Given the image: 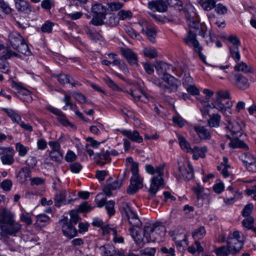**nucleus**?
Masks as SVG:
<instances>
[{
	"instance_id": "10",
	"label": "nucleus",
	"mask_w": 256,
	"mask_h": 256,
	"mask_svg": "<svg viewBox=\"0 0 256 256\" xmlns=\"http://www.w3.org/2000/svg\"><path fill=\"white\" fill-rule=\"evenodd\" d=\"M140 26H142V33L146 36L148 40L151 42H155L157 34L156 27L146 22L140 24Z\"/></svg>"
},
{
	"instance_id": "21",
	"label": "nucleus",
	"mask_w": 256,
	"mask_h": 256,
	"mask_svg": "<svg viewBox=\"0 0 256 256\" xmlns=\"http://www.w3.org/2000/svg\"><path fill=\"white\" fill-rule=\"evenodd\" d=\"M174 240L177 245L181 246L184 242H186V230L183 228H177L174 230Z\"/></svg>"
},
{
	"instance_id": "11",
	"label": "nucleus",
	"mask_w": 256,
	"mask_h": 256,
	"mask_svg": "<svg viewBox=\"0 0 256 256\" xmlns=\"http://www.w3.org/2000/svg\"><path fill=\"white\" fill-rule=\"evenodd\" d=\"M212 107L217 109L218 110L221 112L224 115L229 116L230 112L228 109L231 108L233 104L232 101L228 100L226 104L222 102V100L216 98L213 100L212 104Z\"/></svg>"
},
{
	"instance_id": "40",
	"label": "nucleus",
	"mask_w": 256,
	"mask_h": 256,
	"mask_svg": "<svg viewBox=\"0 0 256 256\" xmlns=\"http://www.w3.org/2000/svg\"><path fill=\"white\" fill-rule=\"evenodd\" d=\"M216 98L224 100L230 98V94L228 90H219L216 92Z\"/></svg>"
},
{
	"instance_id": "27",
	"label": "nucleus",
	"mask_w": 256,
	"mask_h": 256,
	"mask_svg": "<svg viewBox=\"0 0 256 256\" xmlns=\"http://www.w3.org/2000/svg\"><path fill=\"white\" fill-rule=\"evenodd\" d=\"M50 220V218L46 214H40L36 216V220L34 225L42 228L46 226Z\"/></svg>"
},
{
	"instance_id": "32",
	"label": "nucleus",
	"mask_w": 256,
	"mask_h": 256,
	"mask_svg": "<svg viewBox=\"0 0 256 256\" xmlns=\"http://www.w3.org/2000/svg\"><path fill=\"white\" fill-rule=\"evenodd\" d=\"M4 110L6 113L14 122L18 124L20 121V116L14 110L8 108H4Z\"/></svg>"
},
{
	"instance_id": "46",
	"label": "nucleus",
	"mask_w": 256,
	"mask_h": 256,
	"mask_svg": "<svg viewBox=\"0 0 256 256\" xmlns=\"http://www.w3.org/2000/svg\"><path fill=\"white\" fill-rule=\"evenodd\" d=\"M58 82L62 84L71 82L70 76L68 74H60L56 76Z\"/></svg>"
},
{
	"instance_id": "44",
	"label": "nucleus",
	"mask_w": 256,
	"mask_h": 256,
	"mask_svg": "<svg viewBox=\"0 0 256 256\" xmlns=\"http://www.w3.org/2000/svg\"><path fill=\"white\" fill-rule=\"evenodd\" d=\"M16 148L17 152H18V155L22 157L25 156L29 150L28 147L25 146L20 142L16 144Z\"/></svg>"
},
{
	"instance_id": "33",
	"label": "nucleus",
	"mask_w": 256,
	"mask_h": 256,
	"mask_svg": "<svg viewBox=\"0 0 256 256\" xmlns=\"http://www.w3.org/2000/svg\"><path fill=\"white\" fill-rule=\"evenodd\" d=\"M210 119L208 120V124L210 127H218L220 125L221 116L218 114L210 116Z\"/></svg>"
},
{
	"instance_id": "31",
	"label": "nucleus",
	"mask_w": 256,
	"mask_h": 256,
	"mask_svg": "<svg viewBox=\"0 0 256 256\" xmlns=\"http://www.w3.org/2000/svg\"><path fill=\"white\" fill-rule=\"evenodd\" d=\"M126 175V172H124L122 176H119L116 180L112 182L110 184H108L109 188L112 190H116L121 187L124 183V177Z\"/></svg>"
},
{
	"instance_id": "6",
	"label": "nucleus",
	"mask_w": 256,
	"mask_h": 256,
	"mask_svg": "<svg viewBox=\"0 0 256 256\" xmlns=\"http://www.w3.org/2000/svg\"><path fill=\"white\" fill-rule=\"evenodd\" d=\"M227 244L230 248L232 254H236L240 252L243 246L244 242L240 240L238 231H234L232 234H229Z\"/></svg>"
},
{
	"instance_id": "18",
	"label": "nucleus",
	"mask_w": 256,
	"mask_h": 256,
	"mask_svg": "<svg viewBox=\"0 0 256 256\" xmlns=\"http://www.w3.org/2000/svg\"><path fill=\"white\" fill-rule=\"evenodd\" d=\"M238 136H232L230 139V142H229V146L233 148H240L244 150H248L249 149L248 146L244 142L243 140L240 138Z\"/></svg>"
},
{
	"instance_id": "23",
	"label": "nucleus",
	"mask_w": 256,
	"mask_h": 256,
	"mask_svg": "<svg viewBox=\"0 0 256 256\" xmlns=\"http://www.w3.org/2000/svg\"><path fill=\"white\" fill-rule=\"evenodd\" d=\"M234 84L236 87L241 90L247 88L250 85L248 80L240 74L234 75Z\"/></svg>"
},
{
	"instance_id": "53",
	"label": "nucleus",
	"mask_w": 256,
	"mask_h": 256,
	"mask_svg": "<svg viewBox=\"0 0 256 256\" xmlns=\"http://www.w3.org/2000/svg\"><path fill=\"white\" fill-rule=\"evenodd\" d=\"M102 234L104 235L112 234L115 236L116 234V230L114 228L110 226L109 225L102 226Z\"/></svg>"
},
{
	"instance_id": "1",
	"label": "nucleus",
	"mask_w": 256,
	"mask_h": 256,
	"mask_svg": "<svg viewBox=\"0 0 256 256\" xmlns=\"http://www.w3.org/2000/svg\"><path fill=\"white\" fill-rule=\"evenodd\" d=\"M22 224L16 220L14 214L10 210L0 208V236L6 238L10 236H16L20 232Z\"/></svg>"
},
{
	"instance_id": "5",
	"label": "nucleus",
	"mask_w": 256,
	"mask_h": 256,
	"mask_svg": "<svg viewBox=\"0 0 256 256\" xmlns=\"http://www.w3.org/2000/svg\"><path fill=\"white\" fill-rule=\"evenodd\" d=\"M166 84L163 82H154L157 86L164 92L171 93L178 90V80L171 75H166L162 79Z\"/></svg>"
},
{
	"instance_id": "28",
	"label": "nucleus",
	"mask_w": 256,
	"mask_h": 256,
	"mask_svg": "<svg viewBox=\"0 0 256 256\" xmlns=\"http://www.w3.org/2000/svg\"><path fill=\"white\" fill-rule=\"evenodd\" d=\"M16 8L18 10L26 14L31 12V7L26 2L23 0H16L15 3Z\"/></svg>"
},
{
	"instance_id": "56",
	"label": "nucleus",
	"mask_w": 256,
	"mask_h": 256,
	"mask_svg": "<svg viewBox=\"0 0 256 256\" xmlns=\"http://www.w3.org/2000/svg\"><path fill=\"white\" fill-rule=\"evenodd\" d=\"M107 9L110 11H116L122 8L123 4L119 2H112L108 4Z\"/></svg>"
},
{
	"instance_id": "58",
	"label": "nucleus",
	"mask_w": 256,
	"mask_h": 256,
	"mask_svg": "<svg viewBox=\"0 0 256 256\" xmlns=\"http://www.w3.org/2000/svg\"><path fill=\"white\" fill-rule=\"evenodd\" d=\"M53 26L54 23L48 20L42 26L41 30L42 32L50 33L52 30Z\"/></svg>"
},
{
	"instance_id": "20",
	"label": "nucleus",
	"mask_w": 256,
	"mask_h": 256,
	"mask_svg": "<svg viewBox=\"0 0 256 256\" xmlns=\"http://www.w3.org/2000/svg\"><path fill=\"white\" fill-rule=\"evenodd\" d=\"M8 40L12 46L14 48H18L20 44L24 40L21 35L16 32H11L9 34Z\"/></svg>"
},
{
	"instance_id": "49",
	"label": "nucleus",
	"mask_w": 256,
	"mask_h": 256,
	"mask_svg": "<svg viewBox=\"0 0 256 256\" xmlns=\"http://www.w3.org/2000/svg\"><path fill=\"white\" fill-rule=\"evenodd\" d=\"M106 16L95 15L91 20L90 24L96 26L102 25L104 24V20Z\"/></svg>"
},
{
	"instance_id": "2",
	"label": "nucleus",
	"mask_w": 256,
	"mask_h": 256,
	"mask_svg": "<svg viewBox=\"0 0 256 256\" xmlns=\"http://www.w3.org/2000/svg\"><path fill=\"white\" fill-rule=\"evenodd\" d=\"M145 169L148 174L154 176L151 180L148 192L151 194L155 195L160 187L164 185V167L162 166L154 167L151 164H146Z\"/></svg>"
},
{
	"instance_id": "62",
	"label": "nucleus",
	"mask_w": 256,
	"mask_h": 256,
	"mask_svg": "<svg viewBox=\"0 0 256 256\" xmlns=\"http://www.w3.org/2000/svg\"><path fill=\"white\" fill-rule=\"evenodd\" d=\"M126 31L128 34L132 38L140 40L141 36L138 34L133 28L128 27L126 29Z\"/></svg>"
},
{
	"instance_id": "16",
	"label": "nucleus",
	"mask_w": 256,
	"mask_h": 256,
	"mask_svg": "<svg viewBox=\"0 0 256 256\" xmlns=\"http://www.w3.org/2000/svg\"><path fill=\"white\" fill-rule=\"evenodd\" d=\"M62 231L63 234L66 236L72 238L75 236L77 234L76 230L72 226L70 222L67 220L62 221Z\"/></svg>"
},
{
	"instance_id": "63",
	"label": "nucleus",
	"mask_w": 256,
	"mask_h": 256,
	"mask_svg": "<svg viewBox=\"0 0 256 256\" xmlns=\"http://www.w3.org/2000/svg\"><path fill=\"white\" fill-rule=\"evenodd\" d=\"M70 223L76 224L80 220V218L78 214V211L76 210H72L70 212Z\"/></svg>"
},
{
	"instance_id": "37",
	"label": "nucleus",
	"mask_w": 256,
	"mask_h": 256,
	"mask_svg": "<svg viewBox=\"0 0 256 256\" xmlns=\"http://www.w3.org/2000/svg\"><path fill=\"white\" fill-rule=\"evenodd\" d=\"M241 158L243 162L245 164L246 166L248 164L254 162L256 160L255 158L249 152L242 154L241 156Z\"/></svg>"
},
{
	"instance_id": "4",
	"label": "nucleus",
	"mask_w": 256,
	"mask_h": 256,
	"mask_svg": "<svg viewBox=\"0 0 256 256\" xmlns=\"http://www.w3.org/2000/svg\"><path fill=\"white\" fill-rule=\"evenodd\" d=\"M132 176L130 178V183L127 189L128 194H132L136 192L139 189L143 187V178L138 174V164H134L130 168Z\"/></svg>"
},
{
	"instance_id": "30",
	"label": "nucleus",
	"mask_w": 256,
	"mask_h": 256,
	"mask_svg": "<svg viewBox=\"0 0 256 256\" xmlns=\"http://www.w3.org/2000/svg\"><path fill=\"white\" fill-rule=\"evenodd\" d=\"M95 158L97 163L103 165L107 162H110V152L106 151V152L103 154H97Z\"/></svg>"
},
{
	"instance_id": "41",
	"label": "nucleus",
	"mask_w": 256,
	"mask_h": 256,
	"mask_svg": "<svg viewBox=\"0 0 256 256\" xmlns=\"http://www.w3.org/2000/svg\"><path fill=\"white\" fill-rule=\"evenodd\" d=\"M206 230L204 226H200L199 228L195 230L192 234V236L195 239L202 238L206 234Z\"/></svg>"
},
{
	"instance_id": "48",
	"label": "nucleus",
	"mask_w": 256,
	"mask_h": 256,
	"mask_svg": "<svg viewBox=\"0 0 256 256\" xmlns=\"http://www.w3.org/2000/svg\"><path fill=\"white\" fill-rule=\"evenodd\" d=\"M207 152L206 147H202L201 148L198 146H194L192 148L190 149V152H195L198 154L200 158H204L206 156V152Z\"/></svg>"
},
{
	"instance_id": "60",
	"label": "nucleus",
	"mask_w": 256,
	"mask_h": 256,
	"mask_svg": "<svg viewBox=\"0 0 256 256\" xmlns=\"http://www.w3.org/2000/svg\"><path fill=\"white\" fill-rule=\"evenodd\" d=\"M77 156L72 150H68L65 156V160L68 162H74L76 160Z\"/></svg>"
},
{
	"instance_id": "59",
	"label": "nucleus",
	"mask_w": 256,
	"mask_h": 256,
	"mask_svg": "<svg viewBox=\"0 0 256 256\" xmlns=\"http://www.w3.org/2000/svg\"><path fill=\"white\" fill-rule=\"evenodd\" d=\"M2 55L0 56L1 58H2V59H4V60L9 58L12 56H16V54L15 52H13L9 48H5L2 52Z\"/></svg>"
},
{
	"instance_id": "17",
	"label": "nucleus",
	"mask_w": 256,
	"mask_h": 256,
	"mask_svg": "<svg viewBox=\"0 0 256 256\" xmlns=\"http://www.w3.org/2000/svg\"><path fill=\"white\" fill-rule=\"evenodd\" d=\"M122 52L131 66H138L137 56L131 49L124 48L122 50Z\"/></svg>"
},
{
	"instance_id": "50",
	"label": "nucleus",
	"mask_w": 256,
	"mask_h": 256,
	"mask_svg": "<svg viewBox=\"0 0 256 256\" xmlns=\"http://www.w3.org/2000/svg\"><path fill=\"white\" fill-rule=\"evenodd\" d=\"M254 223V218L252 216H248L242 220V226L248 229H252Z\"/></svg>"
},
{
	"instance_id": "24",
	"label": "nucleus",
	"mask_w": 256,
	"mask_h": 256,
	"mask_svg": "<svg viewBox=\"0 0 256 256\" xmlns=\"http://www.w3.org/2000/svg\"><path fill=\"white\" fill-rule=\"evenodd\" d=\"M66 191L65 190H61L56 192L54 196L55 206L60 207L62 205L66 204Z\"/></svg>"
},
{
	"instance_id": "47",
	"label": "nucleus",
	"mask_w": 256,
	"mask_h": 256,
	"mask_svg": "<svg viewBox=\"0 0 256 256\" xmlns=\"http://www.w3.org/2000/svg\"><path fill=\"white\" fill-rule=\"evenodd\" d=\"M201 6L206 10H210L215 7L216 2L214 0H206L201 3Z\"/></svg>"
},
{
	"instance_id": "14",
	"label": "nucleus",
	"mask_w": 256,
	"mask_h": 256,
	"mask_svg": "<svg viewBox=\"0 0 256 256\" xmlns=\"http://www.w3.org/2000/svg\"><path fill=\"white\" fill-rule=\"evenodd\" d=\"M15 151L11 147H7L0 158L2 162L5 165H12L14 162Z\"/></svg>"
},
{
	"instance_id": "64",
	"label": "nucleus",
	"mask_w": 256,
	"mask_h": 256,
	"mask_svg": "<svg viewBox=\"0 0 256 256\" xmlns=\"http://www.w3.org/2000/svg\"><path fill=\"white\" fill-rule=\"evenodd\" d=\"M71 172L73 173H78L82 168V166L79 162H74L70 166Z\"/></svg>"
},
{
	"instance_id": "61",
	"label": "nucleus",
	"mask_w": 256,
	"mask_h": 256,
	"mask_svg": "<svg viewBox=\"0 0 256 256\" xmlns=\"http://www.w3.org/2000/svg\"><path fill=\"white\" fill-rule=\"evenodd\" d=\"M228 40L232 44V46H236L238 48L240 44V40L238 37L236 36L231 35L230 36Z\"/></svg>"
},
{
	"instance_id": "3",
	"label": "nucleus",
	"mask_w": 256,
	"mask_h": 256,
	"mask_svg": "<svg viewBox=\"0 0 256 256\" xmlns=\"http://www.w3.org/2000/svg\"><path fill=\"white\" fill-rule=\"evenodd\" d=\"M166 232V228L162 224H154L152 226L146 227L144 230V242L149 243L160 240Z\"/></svg>"
},
{
	"instance_id": "55",
	"label": "nucleus",
	"mask_w": 256,
	"mask_h": 256,
	"mask_svg": "<svg viewBox=\"0 0 256 256\" xmlns=\"http://www.w3.org/2000/svg\"><path fill=\"white\" fill-rule=\"evenodd\" d=\"M114 204L115 202L113 200H110L106 204V208L110 216L114 215L115 213V210H114Z\"/></svg>"
},
{
	"instance_id": "7",
	"label": "nucleus",
	"mask_w": 256,
	"mask_h": 256,
	"mask_svg": "<svg viewBox=\"0 0 256 256\" xmlns=\"http://www.w3.org/2000/svg\"><path fill=\"white\" fill-rule=\"evenodd\" d=\"M122 208L126 216L130 225L136 227L140 226L142 224L137 214L132 209L128 203L123 202Z\"/></svg>"
},
{
	"instance_id": "19",
	"label": "nucleus",
	"mask_w": 256,
	"mask_h": 256,
	"mask_svg": "<svg viewBox=\"0 0 256 256\" xmlns=\"http://www.w3.org/2000/svg\"><path fill=\"white\" fill-rule=\"evenodd\" d=\"M194 128L200 140H206L210 139V132L205 126L200 125H196L194 126Z\"/></svg>"
},
{
	"instance_id": "26",
	"label": "nucleus",
	"mask_w": 256,
	"mask_h": 256,
	"mask_svg": "<svg viewBox=\"0 0 256 256\" xmlns=\"http://www.w3.org/2000/svg\"><path fill=\"white\" fill-rule=\"evenodd\" d=\"M101 253L104 256H114L116 250L111 244H106L100 248Z\"/></svg>"
},
{
	"instance_id": "52",
	"label": "nucleus",
	"mask_w": 256,
	"mask_h": 256,
	"mask_svg": "<svg viewBox=\"0 0 256 256\" xmlns=\"http://www.w3.org/2000/svg\"><path fill=\"white\" fill-rule=\"evenodd\" d=\"M198 34L202 36L203 38H208L206 40V42L207 44H208V42H212L215 40V39H216L214 36L212 35L210 33L208 36H206V31L204 30V28H202L198 32Z\"/></svg>"
},
{
	"instance_id": "51",
	"label": "nucleus",
	"mask_w": 256,
	"mask_h": 256,
	"mask_svg": "<svg viewBox=\"0 0 256 256\" xmlns=\"http://www.w3.org/2000/svg\"><path fill=\"white\" fill-rule=\"evenodd\" d=\"M254 209V205L249 203L246 205L242 212V215L244 217L251 216L250 215Z\"/></svg>"
},
{
	"instance_id": "8",
	"label": "nucleus",
	"mask_w": 256,
	"mask_h": 256,
	"mask_svg": "<svg viewBox=\"0 0 256 256\" xmlns=\"http://www.w3.org/2000/svg\"><path fill=\"white\" fill-rule=\"evenodd\" d=\"M185 44L193 48L194 50L202 57V47L196 38V34L192 30H189L186 36L184 38Z\"/></svg>"
},
{
	"instance_id": "12",
	"label": "nucleus",
	"mask_w": 256,
	"mask_h": 256,
	"mask_svg": "<svg viewBox=\"0 0 256 256\" xmlns=\"http://www.w3.org/2000/svg\"><path fill=\"white\" fill-rule=\"evenodd\" d=\"M120 132L127 139H129L133 142L141 143L143 142L142 137L136 130L122 129Z\"/></svg>"
},
{
	"instance_id": "38",
	"label": "nucleus",
	"mask_w": 256,
	"mask_h": 256,
	"mask_svg": "<svg viewBox=\"0 0 256 256\" xmlns=\"http://www.w3.org/2000/svg\"><path fill=\"white\" fill-rule=\"evenodd\" d=\"M50 159L57 162H60L63 158V153L62 151L50 152Z\"/></svg>"
},
{
	"instance_id": "54",
	"label": "nucleus",
	"mask_w": 256,
	"mask_h": 256,
	"mask_svg": "<svg viewBox=\"0 0 256 256\" xmlns=\"http://www.w3.org/2000/svg\"><path fill=\"white\" fill-rule=\"evenodd\" d=\"M119 19L124 20L126 18H130L132 17V13L130 10H120L118 14Z\"/></svg>"
},
{
	"instance_id": "39",
	"label": "nucleus",
	"mask_w": 256,
	"mask_h": 256,
	"mask_svg": "<svg viewBox=\"0 0 256 256\" xmlns=\"http://www.w3.org/2000/svg\"><path fill=\"white\" fill-rule=\"evenodd\" d=\"M14 49L26 56H30L31 54V52L24 40L22 41V44H20L18 48Z\"/></svg>"
},
{
	"instance_id": "9",
	"label": "nucleus",
	"mask_w": 256,
	"mask_h": 256,
	"mask_svg": "<svg viewBox=\"0 0 256 256\" xmlns=\"http://www.w3.org/2000/svg\"><path fill=\"white\" fill-rule=\"evenodd\" d=\"M154 66L158 74L161 79L166 77V75H170L168 74V72H174L175 70V68L172 65L163 62L155 61Z\"/></svg>"
},
{
	"instance_id": "15",
	"label": "nucleus",
	"mask_w": 256,
	"mask_h": 256,
	"mask_svg": "<svg viewBox=\"0 0 256 256\" xmlns=\"http://www.w3.org/2000/svg\"><path fill=\"white\" fill-rule=\"evenodd\" d=\"M227 128L233 136H246V134H242L241 126L233 120H228Z\"/></svg>"
},
{
	"instance_id": "13",
	"label": "nucleus",
	"mask_w": 256,
	"mask_h": 256,
	"mask_svg": "<svg viewBox=\"0 0 256 256\" xmlns=\"http://www.w3.org/2000/svg\"><path fill=\"white\" fill-rule=\"evenodd\" d=\"M168 2L167 0H156L148 3V8L154 12H164L167 10Z\"/></svg>"
},
{
	"instance_id": "22",
	"label": "nucleus",
	"mask_w": 256,
	"mask_h": 256,
	"mask_svg": "<svg viewBox=\"0 0 256 256\" xmlns=\"http://www.w3.org/2000/svg\"><path fill=\"white\" fill-rule=\"evenodd\" d=\"M179 171L184 178L188 180L193 178L194 170L190 164L179 166Z\"/></svg>"
},
{
	"instance_id": "29",
	"label": "nucleus",
	"mask_w": 256,
	"mask_h": 256,
	"mask_svg": "<svg viewBox=\"0 0 256 256\" xmlns=\"http://www.w3.org/2000/svg\"><path fill=\"white\" fill-rule=\"evenodd\" d=\"M107 8L101 4L96 3L92 7V12L95 15L106 16Z\"/></svg>"
},
{
	"instance_id": "36",
	"label": "nucleus",
	"mask_w": 256,
	"mask_h": 256,
	"mask_svg": "<svg viewBox=\"0 0 256 256\" xmlns=\"http://www.w3.org/2000/svg\"><path fill=\"white\" fill-rule=\"evenodd\" d=\"M143 52L145 56L150 58H154L157 56L158 52L155 48L152 47L144 48Z\"/></svg>"
},
{
	"instance_id": "43",
	"label": "nucleus",
	"mask_w": 256,
	"mask_h": 256,
	"mask_svg": "<svg viewBox=\"0 0 256 256\" xmlns=\"http://www.w3.org/2000/svg\"><path fill=\"white\" fill-rule=\"evenodd\" d=\"M230 54L235 62H238L240 60V56L238 48L236 46H229Z\"/></svg>"
},
{
	"instance_id": "34",
	"label": "nucleus",
	"mask_w": 256,
	"mask_h": 256,
	"mask_svg": "<svg viewBox=\"0 0 256 256\" xmlns=\"http://www.w3.org/2000/svg\"><path fill=\"white\" fill-rule=\"evenodd\" d=\"M178 140L180 146L184 151L189 152L192 148L189 142L182 135L178 136Z\"/></svg>"
},
{
	"instance_id": "25",
	"label": "nucleus",
	"mask_w": 256,
	"mask_h": 256,
	"mask_svg": "<svg viewBox=\"0 0 256 256\" xmlns=\"http://www.w3.org/2000/svg\"><path fill=\"white\" fill-rule=\"evenodd\" d=\"M31 170L29 168L24 167L20 169L18 174V178H19L20 182L22 184L24 183L30 178Z\"/></svg>"
},
{
	"instance_id": "57",
	"label": "nucleus",
	"mask_w": 256,
	"mask_h": 256,
	"mask_svg": "<svg viewBox=\"0 0 256 256\" xmlns=\"http://www.w3.org/2000/svg\"><path fill=\"white\" fill-rule=\"evenodd\" d=\"M20 218L22 222L26 223L28 225H30L32 224V220L29 213H22L20 215Z\"/></svg>"
},
{
	"instance_id": "45",
	"label": "nucleus",
	"mask_w": 256,
	"mask_h": 256,
	"mask_svg": "<svg viewBox=\"0 0 256 256\" xmlns=\"http://www.w3.org/2000/svg\"><path fill=\"white\" fill-rule=\"evenodd\" d=\"M234 68L237 71H241L244 73L250 72H252L251 68L244 62H241L236 64L234 66Z\"/></svg>"
},
{
	"instance_id": "42",
	"label": "nucleus",
	"mask_w": 256,
	"mask_h": 256,
	"mask_svg": "<svg viewBox=\"0 0 256 256\" xmlns=\"http://www.w3.org/2000/svg\"><path fill=\"white\" fill-rule=\"evenodd\" d=\"M104 82L112 89L118 92H122L123 90L119 87L110 78L106 77L104 78Z\"/></svg>"
},
{
	"instance_id": "35",
	"label": "nucleus",
	"mask_w": 256,
	"mask_h": 256,
	"mask_svg": "<svg viewBox=\"0 0 256 256\" xmlns=\"http://www.w3.org/2000/svg\"><path fill=\"white\" fill-rule=\"evenodd\" d=\"M214 252L217 256H228L230 253L232 254L230 248L228 245L227 246H222L216 248Z\"/></svg>"
}]
</instances>
